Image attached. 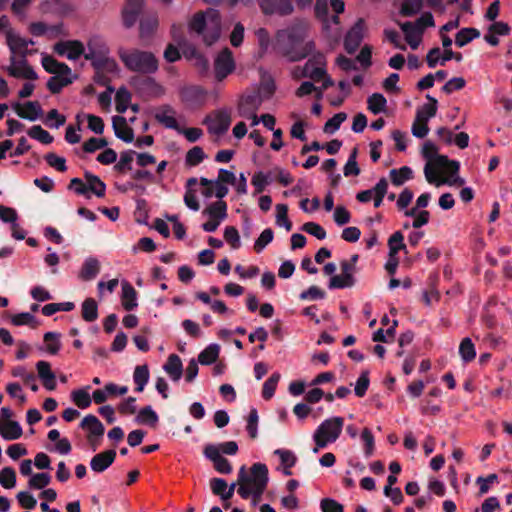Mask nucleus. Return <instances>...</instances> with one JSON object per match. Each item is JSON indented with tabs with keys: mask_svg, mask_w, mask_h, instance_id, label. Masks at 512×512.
Instances as JSON below:
<instances>
[{
	"mask_svg": "<svg viewBox=\"0 0 512 512\" xmlns=\"http://www.w3.org/2000/svg\"><path fill=\"white\" fill-rule=\"evenodd\" d=\"M275 454L279 456L282 466L284 467V474L290 476L292 474L291 468L296 463V456L293 452L284 449L275 450Z\"/></svg>",
	"mask_w": 512,
	"mask_h": 512,
	"instance_id": "37998d69",
	"label": "nucleus"
},
{
	"mask_svg": "<svg viewBox=\"0 0 512 512\" xmlns=\"http://www.w3.org/2000/svg\"><path fill=\"white\" fill-rule=\"evenodd\" d=\"M89 60L95 70H106L108 73L113 74L118 69L116 61L113 58H110L109 54L94 55V57Z\"/></svg>",
	"mask_w": 512,
	"mask_h": 512,
	"instance_id": "c756f323",
	"label": "nucleus"
},
{
	"mask_svg": "<svg viewBox=\"0 0 512 512\" xmlns=\"http://www.w3.org/2000/svg\"><path fill=\"white\" fill-rule=\"evenodd\" d=\"M143 3V0H127L122 10L123 24L126 28H130L136 23Z\"/></svg>",
	"mask_w": 512,
	"mask_h": 512,
	"instance_id": "a211bd4d",
	"label": "nucleus"
},
{
	"mask_svg": "<svg viewBox=\"0 0 512 512\" xmlns=\"http://www.w3.org/2000/svg\"><path fill=\"white\" fill-rule=\"evenodd\" d=\"M221 26V15L218 10L212 8L206 12H197L189 23L190 30L203 35V40L208 46L220 38Z\"/></svg>",
	"mask_w": 512,
	"mask_h": 512,
	"instance_id": "20e7f679",
	"label": "nucleus"
},
{
	"mask_svg": "<svg viewBox=\"0 0 512 512\" xmlns=\"http://www.w3.org/2000/svg\"><path fill=\"white\" fill-rule=\"evenodd\" d=\"M268 479V468L265 464L255 463L249 471L242 466L238 472L237 492L243 499L251 497L256 505L267 487Z\"/></svg>",
	"mask_w": 512,
	"mask_h": 512,
	"instance_id": "f03ea898",
	"label": "nucleus"
},
{
	"mask_svg": "<svg viewBox=\"0 0 512 512\" xmlns=\"http://www.w3.org/2000/svg\"><path fill=\"white\" fill-rule=\"evenodd\" d=\"M401 29L405 34V40L412 49H417L421 41V33L415 28L413 22H405L401 24Z\"/></svg>",
	"mask_w": 512,
	"mask_h": 512,
	"instance_id": "473e14b6",
	"label": "nucleus"
},
{
	"mask_svg": "<svg viewBox=\"0 0 512 512\" xmlns=\"http://www.w3.org/2000/svg\"><path fill=\"white\" fill-rule=\"evenodd\" d=\"M100 271L99 261L94 257L87 258L81 268L80 278L88 281L94 279Z\"/></svg>",
	"mask_w": 512,
	"mask_h": 512,
	"instance_id": "7c9ffc66",
	"label": "nucleus"
},
{
	"mask_svg": "<svg viewBox=\"0 0 512 512\" xmlns=\"http://www.w3.org/2000/svg\"><path fill=\"white\" fill-rule=\"evenodd\" d=\"M150 74H141L131 77V86L144 98L158 97L163 93V88Z\"/></svg>",
	"mask_w": 512,
	"mask_h": 512,
	"instance_id": "0eeeda50",
	"label": "nucleus"
},
{
	"mask_svg": "<svg viewBox=\"0 0 512 512\" xmlns=\"http://www.w3.org/2000/svg\"><path fill=\"white\" fill-rule=\"evenodd\" d=\"M88 52H85L84 58L90 59L94 55H105L110 53L106 41L98 35L92 36L87 42Z\"/></svg>",
	"mask_w": 512,
	"mask_h": 512,
	"instance_id": "393cba45",
	"label": "nucleus"
},
{
	"mask_svg": "<svg viewBox=\"0 0 512 512\" xmlns=\"http://www.w3.org/2000/svg\"><path fill=\"white\" fill-rule=\"evenodd\" d=\"M220 348L217 344H210L198 355V362L202 365L214 363L219 356Z\"/></svg>",
	"mask_w": 512,
	"mask_h": 512,
	"instance_id": "c03bdc74",
	"label": "nucleus"
},
{
	"mask_svg": "<svg viewBox=\"0 0 512 512\" xmlns=\"http://www.w3.org/2000/svg\"><path fill=\"white\" fill-rule=\"evenodd\" d=\"M130 100H131L130 93L124 88L119 89L115 96L116 110L119 113L124 112L127 109L128 104L130 103Z\"/></svg>",
	"mask_w": 512,
	"mask_h": 512,
	"instance_id": "e2e57ef3",
	"label": "nucleus"
},
{
	"mask_svg": "<svg viewBox=\"0 0 512 512\" xmlns=\"http://www.w3.org/2000/svg\"><path fill=\"white\" fill-rule=\"evenodd\" d=\"M116 451L111 449L96 454L90 461L91 469L100 473L105 471L115 460Z\"/></svg>",
	"mask_w": 512,
	"mask_h": 512,
	"instance_id": "4be33fe9",
	"label": "nucleus"
},
{
	"mask_svg": "<svg viewBox=\"0 0 512 512\" xmlns=\"http://www.w3.org/2000/svg\"><path fill=\"white\" fill-rule=\"evenodd\" d=\"M426 99L428 103L417 109L416 117L411 128H428V120L435 116L438 104L437 100L429 94L426 95Z\"/></svg>",
	"mask_w": 512,
	"mask_h": 512,
	"instance_id": "9b49d317",
	"label": "nucleus"
},
{
	"mask_svg": "<svg viewBox=\"0 0 512 512\" xmlns=\"http://www.w3.org/2000/svg\"><path fill=\"white\" fill-rule=\"evenodd\" d=\"M215 77L218 81L226 78L235 68L232 52L229 48L223 49L215 59Z\"/></svg>",
	"mask_w": 512,
	"mask_h": 512,
	"instance_id": "9d476101",
	"label": "nucleus"
},
{
	"mask_svg": "<svg viewBox=\"0 0 512 512\" xmlns=\"http://www.w3.org/2000/svg\"><path fill=\"white\" fill-rule=\"evenodd\" d=\"M422 6V0H404L400 8V14L404 17H411L417 14Z\"/></svg>",
	"mask_w": 512,
	"mask_h": 512,
	"instance_id": "864d4df0",
	"label": "nucleus"
},
{
	"mask_svg": "<svg viewBox=\"0 0 512 512\" xmlns=\"http://www.w3.org/2000/svg\"><path fill=\"white\" fill-rule=\"evenodd\" d=\"M11 65L6 68L8 74L14 78H23L27 80H36L38 78L37 73L28 64L26 59L16 60V57H10Z\"/></svg>",
	"mask_w": 512,
	"mask_h": 512,
	"instance_id": "ddd939ff",
	"label": "nucleus"
},
{
	"mask_svg": "<svg viewBox=\"0 0 512 512\" xmlns=\"http://www.w3.org/2000/svg\"><path fill=\"white\" fill-rule=\"evenodd\" d=\"M480 37V31L476 28H462L460 29L455 37V44L458 47H464L472 40Z\"/></svg>",
	"mask_w": 512,
	"mask_h": 512,
	"instance_id": "e433bc0d",
	"label": "nucleus"
},
{
	"mask_svg": "<svg viewBox=\"0 0 512 512\" xmlns=\"http://www.w3.org/2000/svg\"><path fill=\"white\" fill-rule=\"evenodd\" d=\"M118 56L128 70L140 73L139 75L154 74L159 68L158 59L150 51L120 47Z\"/></svg>",
	"mask_w": 512,
	"mask_h": 512,
	"instance_id": "39448f33",
	"label": "nucleus"
},
{
	"mask_svg": "<svg viewBox=\"0 0 512 512\" xmlns=\"http://www.w3.org/2000/svg\"><path fill=\"white\" fill-rule=\"evenodd\" d=\"M264 100L255 90L244 94L239 103V114L244 119L235 124L233 128L254 127L262 123L264 128H274L276 119L271 114H262L257 116L256 111Z\"/></svg>",
	"mask_w": 512,
	"mask_h": 512,
	"instance_id": "7ed1b4c3",
	"label": "nucleus"
},
{
	"mask_svg": "<svg viewBox=\"0 0 512 512\" xmlns=\"http://www.w3.org/2000/svg\"><path fill=\"white\" fill-rule=\"evenodd\" d=\"M135 421L140 425L155 427L159 421V417L151 406H145L139 410Z\"/></svg>",
	"mask_w": 512,
	"mask_h": 512,
	"instance_id": "72a5a7b5",
	"label": "nucleus"
},
{
	"mask_svg": "<svg viewBox=\"0 0 512 512\" xmlns=\"http://www.w3.org/2000/svg\"><path fill=\"white\" fill-rule=\"evenodd\" d=\"M66 117L60 114L56 109H52L48 112L44 119V124L47 126H55V128H59L60 126L65 125Z\"/></svg>",
	"mask_w": 512,
	"mask_h": 512,
	"instance_id": "69168bd1",
	"label": "nucleus"
},
{
	"mask_svg": "<svg viewBox=\"0 0 512 512\" xmlns=\"http://www.w3.org/2000/svg\"><path fill=\"white\" fill-rule=\"evenodd\" d=\"M459 355L464 362H471L476 357L475 345L469 337L462 339L459 345Z\"/></svg>",
	"mask_w": 512,
	"mask_h": 512,
	"instance_id": "09e8293b",
	"label": "nucleus"
},
{
	"mask_svg": "<svg viewBox=\"0 0 512 512\" xmlns=\"http://www.w3.org/2000/svg\"><path fill=\"white\" fill-rule=\"evenodd\" d=\"M108 145V142L103 137H91L83 144V150L87 153H93Z\"/></svg>",
	"mask_w": 512,
	"mask_h": 512,
	"instance_id": "774afa93",
	"label": "nucleus"
},
{
	"mask_svg": "<svg viewBox=\"0 0 512 512\" xmlns=\"http://www.w3.org/2000/svg\"><path fill=\"white\" fill-rule=\"evenodd\" d=\"M204 455L206 458L211 460L214 464V468L221 474H230L232 472V466L230 462L220 454V448L217 445H207L204 448Z\"/></svg>",
	"mask_w": 512,
	"mask_h": 512,
	"instance_id": "2eb2a0df",
	"label": "nucleus"
},
{
	"mask_svg": "<svg viewBox=\"0 0 512 512\" xmlns=\"http://www.w3.org/2000/svg\"><path fill=\"white\" fill-rule=\"evenodd\" d=\"M82 318L86 322H93L98 318V305L93 298H87L82 303Z\"/></svg>",
	"mask_w": 512,
	"mask_h": 512,
	"instance_id": "a18cd8bd",
	"label": "nucleus"
},
{
	"mask_svg": "<svg viewBox=\"0 0 512 512\" xmlns=\"http://www.w3.org/2000/svg\"><path fill=\"white\" fill-rule=\"evenodd\" d=\"M203 124L206 125L207 128H229L231 125L230 113L226 110L212 112L204 118Z\"/></svg>",
	"mask_w": 512,
	"mask_h": 512,
	"instance_id": "aec40b11",
	"label": "nucleus"
},
{
	"mask_svg": "<svg viewBox=\"0 0 512 512\" xmlns=\"http://www.w3.org/2000/svg\"><path fill=\"white\" fill-rule=\"evenodd\" d=\"M85 180L87 182L88 193L91 192L98 197L105 195L106 186L97 176L87 173Z\"/></svg>",
	"mask_w": 512,
	"mask_h": 512,
	"instance_id": "49530a36",
	"label": "nucleus"
},
{
	"mask_svg": "<svg viewBox=\"0 0 512 512\" xmlns=\"http://www.w3.org/2000/svg\"><path fill=\"white\" fill-rule=\"evenodd\" d=\"M36 370L39 379L41 380L45 389L53 391L56 389V376L51 369L49 362L41 360L36 363Z\"/></svg>",
	"mask_w": 512,
	"mask_h": 512,
	"instance_id": "6ab92c4d",
	"label": "nucleus"
},
{
	"mask_svg": "<svg viewBox=\"0 0 512 512\" xmlns=\"http://www.w3.org/2000/svg\"><path fill=\"white\" fill-rule=\"evenodd\" d=\"M307 34V23L296 20L287 29L277 32V43L282 54L290 61L296 62L306 58L315 48L314 42L304 43Z\"/></svg>",
	"mask_w": 512,
	"mask_h": 512,
	"instance_id": "f257e3e1",
	"label": "nucleus"
},
{
	"mask_svg": "<svg viewBox=\"0 0 512 512\" xmlns=\"http://www.w3.org/2000/svg\"><path fill=\"white\" fill-rule=\"evenodd\" d=\"M364 20L358 19L349 29L344 38V49L348 54H353L359 48L363 40Z\"/></svg>",
	"mask_w": 512,
	"mask_h": 512,
	"instance_id": "f8f14e48",
	"label": "nucleus"
},
{
	"mask_svg": "<svg viewBox=\"0 0 512 512\" xmlns=\"http://www.w3.org/2000/svg\"><path fill=\"white\" fill-rule=\"evenodd\" d=\"M343 426L344 419L339 416L330 417L321 422L313 433V441L315 443L313 452L318 453L320 449L336 442L342 433Z\"/></svg>",
	"mask_w": 512,
	"mask_h": 512,
	"instance_id": "423d86ee",
	"label": "nucleus"
},
{
	"mask_svg": "<svg viewBox=\"0 0 512 512\" xmlns=\"http://www.w3.org/2000/svg\"><path fill=\"white\" fill-rule=\"evenodd\" d=\"M23 434L22 427L17 421L0 419V435L5 440L19 439Z\"/></svg>",
	"mask_w": 512,
	"mask_h": 512,
	"instance_id": "bb28decb",
	"label": "nucleus"
},
{
	"mask_svg": "<svg viewBox=\"0 0 512 512\" xmlns=\"http://www.w3.org/2000/svg\"><path fill=\"white\" fill-rule=\"evenodd\" d=\"M281 375L278 372H274L263 384L262 397L265 400L271 399L276 391L277 385Z\"/></svg>",
	"mask_w": 512,
	"mask_h": 512,
	"instance_id": "8fccbe9b",
	"label": "nucleus"
},
{
	"mask_svg": "<svg viewBox=\"0 0 512 512\" xmlns=\"http://www.w3.org/2000/svg\"><path fill=\"white\" fill-rule=\"evenodd\" d=\"M355 284V278L354 276L346 275V274H339V275H333L330 278L329 281V288L330 289H344L354 286Z\"/></svg>",
	"mask_w": 512,
	"mask_h": 512,
	"instance_id": "de8ad7c7",
	"label": "nucleus"
},
{
	"mask_svg": "<svg viewBox=\"0 0 512 512\" xmlns=\"http://www.w3.org/2000/svg\"><path fill=\"white\" fill-rule=\"evenodd\" d=\"M273 237H274V233L272 231L271 228H266L264 229L260 236L256 239L255 243H254V250L257 252V253H260L261 251L264 250V248L272 242L273 240Z\"/></svg>",
	"mask_w": 512,
	"mask_h": 512,
	"instance_id": "052dcab7",
	"label": "nucleus"
},
{
	"mask_svg": "<svg viewBox=\"0 0 512 512\" xmlns=\"http://www.w3.org/2000/svg\"><path fill=\"white\" fill-rule=\"evenodd\" d=\"M263 100L269 99L275 92V83L273 78L268 74H263L261 82L257 90Z\"/></svg>",
	"mask_w": 512,
	"mask_h": 512,
	"instance_id": "a19ab883",
	"label": "nucleus"
},
{
	"mask_svg": "<svg viewBox=\"0 0 512 512\" xmlns=\"http://www.w3.org/2000/svg\"><path fill=\"white\" fill-rule=\"evenodd\" d=\"M89 389L90 387L87 386L85 388L76 389L71 392V400L78 408L86 409L91 405L92 399L88 392Z\"/></svg>",
	"mask_w": 512,
	"mask_h": 512,
	"instance_id": "f704fd0d",
	"label": "nucleus"
},
{
	"mask_svg": "<svg viewBox=\"0 0 512 512\" xmlns=\"http://www.w3.org/2000/svg\"><path fill=\"white\" fill-rule=\"evenodd\" d=\"M73 82V78L66 75H60L56 74L54 76H51L47 81V89L52 94H58L62 91V89L68 85H70Z\"/></svg>",
	"mask_w": 512,
	"mask_h": 512,
	"instance_id": "2f4dec72",
	"label": "nucleus"
},
{
	"mask_svg": "<svg viewBox=\"0 0 512 512\" xmlns=\"http://www.w3.org/2000/svg\"><path fill=\"white\" fill-rule=\"evenodd\" d=\"M42 66L46 72L50 74H60L70 76L72 74L71 68L64 62H59L50 55H45L41 60Z\"/></svg>",
	"mask_w": 512,
	"mask_h": 512,
	"instance_id": "5701e85b",
	"label": "nucleus"
},
{
	"mask_svg": "<svg viewBox=\"0 0 512 512\" xmlns=\"http://www.w3.org/2000/svg\"><path fill=\"white\" fill-rule=\"evenodd\" d=\"M259 6L266 15H290L293 10L292 0H259Z\"/></svg>",
	"mask_w": 512,
	"mask_h": 512,
	"instance_id": "4468645a",
	"label": "nucleus"
},
{
	"mask_svg": "<svg viewBox=\"0 0 512 512\" xmlns=\"http://www.w3.org/2000/svg\"><path fill=\"white\" fill-rule=\"evenodd\" d=\"M389 176L393 185L400 186L413 178V171L410 167L403 166L399 169H392Z\"/></svg>",
	"mask_w": 512,
	"mask_h": 512,
	"instance_id": "4c0bfd02",
	"label": "nucleus"
},
{
	"mask_svg": "<svg viewBox=\"0 0 512 512\" xmlns=\"http://www.w3.org/2000/svg\"><path fill=\"white\" fill-rule=\"evenodd\" d=\"M134 151H125L121 153L119 161L115 164L114 169L118 172L124 173L132 169V161L134 158Z\"/></svg>",
	"mask_w": 512,
	"mask_h": 512,
	"instance_id": "13d9d810",
	"label": "nucleus"
},
{
	"mask_svg": "<svg viewBox=\"0 0 512 512\" xmlns=\"http://www.w3.org/2000/svg\"><path fill=\"white\" fill-rule=\"evenodd\" d=\"M16 113L19 117L34 121L42 114V108L37 101H28L24 104H16Z\"/></svg>",
	"mask_w": 512,
	"mask_h": 512,
	"instance_id": "b1692460",
	"label": "nucleus"
},
{
	"mask_svg": "<svg viewBox=\"0 0 512 512\" xmlns=\"http://www.w3.org/2000/svg\"><path fill=\"white\" fill-rule=\"evenodd\" d=\"M197 183L198 181L196 178L188 179L186 184L187 191L184 195V202L186 206L193 211H198L200 208L195 191L193 190V186H195Z\"/></svg>",
	"mask_w": 512,
	"mask_h": 512,
	"instance_id": "58836bf2",
	"label": "nucleus"
},
{
	"mask_svg": "<svg viewBox=\"0 0 512 512\" xmlns=\"http://www.w3.org/2000/svg\"><path fill=\"white\" fill-rule=\"evenodd\" d=\"M0 484L6 488L11 489L16 485V473L11 467H4L0 471Z\"/></svg>",
	"mask_w": 512,
	"mask_h": 512,
	"instance_id": "bf43d9fd",
	"label": "nucleus"
},
{
	"mask_svg": "<svg viewBox=\"0 0 512 512\" xmlns=\"http://www.w3.org/2000/svg\"><path fill=\"white\" fill-rule=\"evenodd\" d=\"M163 369L172 381H179L183 373V365L180 357L177 354L169 355Z\"/></svg>",
	"mask_w": 512,
	"mask_h": 512,
	"instance_id": "a878e982",
	"label": "nucleus"
},
{
	"mask_svg": "<svg viewBox=\"0 0 512 512\" xmlns=\"http://www.w3.org/2000/svg\"><path fill=\"white\" fill-rule=\"evenodd\" d=\"M61 349L60 335L55 332L44 334V350L50 355H56Z\"/></svg>",
	"mask_w": 512,
	"mask_h": 512,
	"instance_id": "ea45409f",
	"label": "nucleus"
},
{
	"mask_svg": "<svg viewBox=\"0 0 512 512\" xmlns=\"http://www.w3.org/2000/svg\"><path fill=\"white\" fill-rule=\"evenodd\" d=\"M80 427L87 431V439L90 443L92 449L95 451L100 443V439L104 434V426L100 422V420L90 414L85 416L81 423Z\"/></svg>",
	"mask_w": 512,
	"mask_h": 512,
	"instance_id": "1a4fd4ad",
	"label": "nucleus"
},
{
	"mask_svg": "<svg viewBox=\"0 0 512 512\" xmlns=\"http://www.w3.org/2000/svg\"><path fill=\"white\" fill-rule=\"evenodd\" d=\"M121 304L126 311H131L138 306L137 292L128 281L122 282Z\"/></svg>",
	"mask_w": 512,
	"mask_h": 512,
	"instance_id": "cd10ccee",
	"label": "nucleus"
},
{
	"mask_svg": "<svg viewBox=\"0 0 512 512\" xmlns=\"http://www.w3.org/2000/svg\"><path fill=\"white\" fill-rule=\"evenodd\" d=\"M368 109L373 114L386 113L387 100L381 93H374L367 99Z\"/></svg>",
	"mask_w": 512,
	"mask_h": 512,
	"instance_id": "79ce46f5",
	"label": "nucleus"
},
{
	"mask_svg": "<svg viewBox=\"0 0 512 512\" xmlns=\"http://www.w3.org/2000/svg\"><path fill=\"white\" fill-rule=\"evenodd\" d=\"M173 114L171 109H162L156 113L155 118L165 128H181Z\"/></svg>",
	"mask_w": 512,
	"mask_h": 512,
	"instance_id": "3c124183",
	"label": "nucleus"
},
{
	"mask_svg": "<svg viewBox=\"0 0 512 512\" xmlns=\"http://www.w3.org/2000/svg\"><path fill=\"white\" fill-rule=\"evenodd\" d=\"M75 308L73 302L49 303L42 307V313L45 316H52L59 311L69 312Z\"/></svg>",
	"mask_w": 512,
	"mask_h": 512,
	"instance_id": "603ef678",
	"label": "nucleus"
},
{
	"mask_svg": "<svg viewBox=\"0 0 512 512\" xmlns=\"http://www.w3.org/2000/svg\"><path fill=\"white\" fill-rule=\"evenodd\" d=\"M224 239L232 249H239L241 246L238 230L233 226H227L224 230Z\"/></svg>",
	"mask_w": 512,
	"mask_h": 512,
	"instance_id": "338daca9",
	"label": "nucleus"
},
{
	"mask_svg": "<svg viewBox=\"0 0 512 512\" xmlns=\"http://www.w3.org/2000/svg\"><path fill=\"white\" fill-rule=\"evenodd\" d=\"M229 131L230 130H209L210 139L217 145L232 144V136Z\"/></svg>",
	"mask_w": 512,
	"mask_h": 512,
	"instance_id": "680f3d73",
	"label": "nucleus"
},
{
	"mask_svg": "<svg viewBox=\"0 0 512 512\" xmlns=\"http://www.w3.org/2000/svg\"><path fill=\"white\" fill-rule=\"evenodd\" d=\"M7 45L11 51V56L19 54L21 59H26L27 56L32 55L37 50H29L28 42L26 39L14 34L12 31L6 34Z\"/></svg>",
	"mask_w": 512,
	"mask_h": 512,
	"instance_id": "dca6fc26",
	"label": "nucleus"
},
{
	"mask_svg": "<svg viewBox=\"0 0 512 512\" xmlns=\"http://www.w3.org/2000/svg\"><path fill=\"white\" fill-rule=\"evenodd\" d=\"M67 58L69 60H77L85 54V47L79 40H67Z\"/></svg>",
	"mask_w": 512,
	"mask_h": 512,
	"instance_id": "6e6d98bb",
	"label": "nucleus"
},
{
	"mask_svg": "<svg viewBox=\"0 0 512 512\" xmlns=\"http://www.w3.org/2000/svg\"><path fill=\"white\" fill-rule=\"evenodd\" d=\"M150 373L147 365H138L134 369L133 381L136 384L135 390L142 392L149 381Z\"/></svg>",
	"mask_w": 512,
	"mask_h": 512,
	"instance_id": "c9c22d12",
	"label": "nucleus"
},
{
	"mask_svg": "<svg viewBox=\"0 0 512 512\" xmlns=\"http://www.w3.org/2000/svg\"><path fill=\"white\" fill-rule=\"evenodd\" d=\"M389 254L398 255L399 251L406 248L404 236L400 231L394 232L388 240Z\"/></svg>",
	"mask_w": 512,
	"mask_h": 512,
	"instance_id": "4d7b16f0",
	"label": "nucleus"
},
{
	"mask_svg": "<svg viewBox=\"0 0 512 512\" xmlns=\"http://www.w3.org/2000/svg\"><path fill=\"white\" fill-rule=\"evenodd\" d=\"M446 166L452 167L456 172L459 169V163L456 161H449L447 156H441L435 159V161L427 162L424 167L426 180L430 184H435L436 186L444 184L445 181L440 178L439 170L445 168Z\"/></svg>",
	"mask_w": 512,
	"mask_h": 512,
	"instance_id": "6e6552de",
	"label": "nucleus"
},
{
	"mask_svg": "<svg viewBox=\"0 0 512 512\" xmlns=\"http://www.w3.org/2000/svg\"><path fill=\"white\" fill-rule=\"evenodd\" d=\"M211 220L222 222L227 218V204L223 200H218L208 205L202 212Z\"/></svg>",
	"mask_w": 512,
	"mask_h": 512,
	"instance_id": "c85d7f7f",
	"label": "nucleus"
},
{
	"mask_svg": "<svg viewBox=\"0 0 512 512\" xmlns=\"http://www.w3.org/2000/svg\"><path fill=\"white\" fill-rule=\"evenodd\" d=\"M258 419L257 409L252 408L249 412L246 425V430L252 439L256 438L258 435Z\"/></svg>",
	"mask_w": 512,
	"mask_h": 512,
	"instance_id": "0e129e2a",
	"label": "nucleus"
},
{
	"mask_svg": "<svg viewBox=\"0 0 512 512\" xmlns=\"http://www.w3.org/2000/svg\"><path fill=\"white\" fill-rule=\"evenodd\" d=\"M67 128H104V122L96 115L80 112L75 116V124H70Z\"/></svg>",
	"mask_w": 512,
	"mask_h": 512,
	"instance_id": "412c9836",
	"label": "nucleus"
},
{
	"mask_svg": "<svg viewBox=\"0 0 512 512\" xmlns=\"http://www.w3.org/2000/svg\"><path fill=\"white\" fill-rule=\"evenodd\" d=\"M287 213L288 207L286 204L276 205V224L290 231L292 229V222L289 220Z\"/></svg>",
	"mask_w": 512,
	"mask_h": 512,
	"instance_id": "5fc2aeb1",
	"label": "nucleus"
},
{
	"mask_svg": "<svg viewBox=\"0 0 512 512\" xmlns=\"http://www.w3.org/2000/svg\"><path fill=\"white\" fill-rule=\"evenodd\" d=\"M128 392L127 386H119L115 383H107L103 389H97L92 394V399L96 404L106 402L112 396H122Z\"/></svg>",
	"mask_w": 512,
	"mask_h": 512,
	"instance_id": "f3484780",
	"label": "nucleus"
}]
</instances>
